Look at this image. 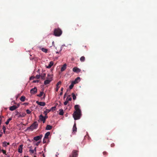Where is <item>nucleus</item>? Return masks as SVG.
<instances>
[{"label": "nucleus", "mask_w": 157, "mask_h": 157, "mask_svg": "<svg viewBox=\"0 0 157 157\" xmlns=\"http://www.w3.org/2000/svg\"><path fill=\"white\" fill-rule=\"evenodd\" d=\"M40 142H37L36 144V146H38L39 145V144L40 143Z\"/></svg>", "instance_id": "obj_46"}, {"label": "nucleus", "mask_w": 157, "mask_h": 157, "mask_svg": "<svg viewBox=\"0 0 157 157\" xmlns=\"http://www.w3.org/2000/svg\"><path fill=\"white\" fill-rule=\"evenodd\" d=\"M44 117L45 119V120L48 118V117L47 115H45V117Z\"/></svg>", "instance_id": "obj_47"}, {"label": "nucleus", "mask_w": 157, "mask_h": 157, "mask_svg": "<svg viewBox=\"0 0 157 157\" xmlns=\"http://www.w3.org/2000/svg\"><path fill=\"white\" fill-rule=\"evenodd\" d=\"M71 95H72L73 99L74 100H75L76 99V97L75 94L74 93H72Z\"/></svg>", "instance_id": "obj_30"}, {"label": "nucleus", "mask_w": 157, "mask_h": 157, "mask_svg": "<svg viewBox=\"0 0 157 157\" xmlns=\"http://www.w3.org/2000/svg\"><path fill=\"white\" fill-rule=\"evenodd\" d=\"M9 143H7L6 141H4L2 145L3 147H6L7 146V145H9Z\"/></svg>", "instance_id": "obj_21"}, {"label": "nucleus", "mask_w": 157, "mask_h": 157, "mask_svg": "<svg viewBox=\"0 0 157 157\" xmlns=\"http://www.w3.org/2000/svg\"><path fill=\"white\" fill-rule=\"evenodd\" d=\"M2 136V135L1 134H0V137H1V136Z\"/></svg>", "instance_id": "obj_56"}, {"label": "nucleus", "mask_w": 157, "mask_h": 157, "mask_svg": "<svg viewBox=\"0 0 157 157\" xmlns=\"http://www.w3.org/2000/svg\"><path fill=\"white\" fill-rule=\"evenodd\" d=\"M38 124L37 121H35L30 127L28 128V129L31 130L36 129L38 127Z\"/></svg>", "instance_id": "obj_3"}, {"label": "nucleus", "mask_w": 157, "mask_h": 157, "mask_svg": "<svg viewBox=\"0 0 157 157\" xmlns=\"http://www.w3.org/2000/svg\"><path fill=\"white\" fill-rule=\"evenodd\" d=\"M115 146V144L114 143H112L111 144V146L112 147H113Z\"/></svg>", "instance_id": "obj_45"}, {"label": "nucleus", "mask_w": 157, "mask_h": 157, "mask_svg": "<svg viewBox=\"0 0 157 157\" xmlns=\"http://www.w3.org/2000/svg\"><path fill=\"white\" fill-rule=\"evenodd\" d=\"M51 111V110L46 109L45 111H44V113L45 114V115H47L48 113H49Z\"/></svg>", "instance_id": "obj_24"}, {"label": "nucleus", "mask_w": 157, "mask_h": 157, "mask_svg": "<svg viewBox=\"0 0 157 157\" xmlns=\"http://www.w3.org/2000/svg\"><path fill=\"white\" fill-rule=\"evenodd\" d=\"M59 86H56V91H58V90H59Z\"/></svg>", "instance_id": "obj_42"}, {"label": "nucleus", "mask_w": 157, "mask_h": 157, "mask_svg": "<svg viewBox=\"0 0 157 157\" xmlns=\"http://www.w3.org/2000/svg\"><path fill=\"white\" fill-rule=\"evenodd\" d=\"M37 92V89L36 87L30 90V93L31 94H34Z\"/></svg>", "instance_id": "obj_8"}, {"label": "nucleus", "mask_w": 157, "mask_h": 157, "mask_svg": "<svg viewBox=\"0 0 157 157\" xmlns=\"http://www.w3.org/2000/svg\"><path fill=\"white\" fill-rule=\"evenodd\" d=\"M56 52V53H59V52Z\"/></svg>", "instance_id": "obj_55"}, {"label": "nucleus", "mask_w": 157, "mask_h": 157, "mask_svg": "<svg viewBox=\"0 0 157 157\" xmlns=\"http://www.w3.org/2000/svg\"><path fill=\"white\" fill-rule=\"evenodd\" d=\"M80 78L79 77H78L75 79V80L74 81H73V82H74L75 83V84H76L78 83V80H80Z\"/></svg>", "instance_id": "obj_22"}, {"label": "nucleus", "mask_w": 157, "mask_h": 157, "mask_svg": "<svg viewBox=\"0 0 157 157\" xmlns=\"http://www.w3.org/2000/svg\"><path fill=\"white\" fill-rule=\"evenodd\" d=\"M43 136V135H40L39 136H35L34 137L33 139L35 140L36 141H37L39 140H40L41 139L42 137Z\"/></svg>", "instance_id": "obj_7"}, {"label": "nucleus", "mask_w": 157, "mask_h": 157, "mask_svg": "<svg viewBox=\"0 0 157 157\" xmlns=\"http://www.w3.org/2000/svg\"><path fill=\"white\" fill-rule=\"evenodd\" d=\"M72 70L73 72L76 73H78L81 71V70L77 67H74Z\"/></svg>", "instance_id": "obj_9"}, {"label": "nucleus", "mask_w": 157, "mask_h": 157, "mask_svg": "<svg viewBox=\"0 0 157 157\" xmlns=\"http://www.w3.org/2000/svg\"><path fill=\"white\" fill-rule=\"evenodd\" d=\"M65 46V45H62V46Z\"/></svg>", "instance_id": "obj_62"}, {"label": "nucleus", "mask_w": 157, "mask_h": 157, "mask_svg": "<svg viewBox=\"0 0 157 157\" xmlns=\"http://www.w3.org/2000/svg\"><path fill=\"white\" fill-rule=\"evenodd\" d=\"M29 151L32 153H33L34 152V151L31 149L29 150Z\"/></svg>", "instance_id": "obj_43"}, {"label": "nucleus", "mask_w": 157, "mask_h": 157, "mask_svg": "<svg viewBox=\"0 0 157 157\" xmlns=\"http://www.w3.org/2000/svg\"><path fill=\"white\" fill-rule=\"evenodd\" d=\"M26 112L27 114H30L31 113V111L29 109H27L26 110Z\"/></svg>", "instance_id": "obj_34"}, {"label": "nucleus", "mask_w": 157, "mask_h": 157, "mask_svg": "<svg viewBox=\"0 0 157 157\" xmlns=\"http://www.w3.org/2000/svg\"><path fill=\"white\" fill-rule=\"evenodd\" d=\"M77 26H79V25H77Z\"/></svg>", "instance_id": "obj_59"}, {"label": "nucleus", "mask_w": 157, "mask_h": 157, "mask_svg": "<svg viewBox=\"0 0 157 157\" xmlns=\"http://www.w3.org/2000/svg\"><path fill=\"white\" fill-rule=\"evenodd\" d=\"M66 94H64V97H65Z\"/></svg>", "instance_id": "obj_58"}, {"label": "nucleus", "mask_w": 157, "mask_h": 157, "mask_svg": "<svg viewBox=\"0 0 157 157\" xmlns=\"http://www.w3.org/2000/svg\"><path fill=\"white\" fill-rule=\"evenodd\" d=\"M41 152H40V153H40V154H41Z\"/></svg>", "instance_id": "obj_61"}, {"label": "nucleus", "mask_w": 157, "mask_h": 157, "mask_svg": "<svg viewBox=\"0 0 157 157\" xmlns=\"http://www.w3.org/2000/svg\"><path fill=\"white\" fill-rule=\"evenodd\" d=\"M67 64H64L63 66L61 68L60 71L61 72L64 71L66 69Z\"/></svg>", "instance_id": "obj_12"}, {"label": "nucleus", "mask_w": 157, "mask_h": 157, "mask_svg": "<svg viewBox=\"0 0 157 157\" xmlns=\"http://www.w3.org/2000/svg\"><path fill=\"white\" fill-rule=\"evenodd\" d=\"M34 157H36L35 156Z\"/></svg>", "instance_id": "obj_63"}, {"label": "nucleus", "mask_w": 157, "mask_h": 157, "mask_svg": "<svg viewBox=\"0 0 157 157\" xmlns=\"http://www.w3.org/2000/svg\"><path fill=\"white\" fill-rule=\"evenodd\" d=\"M61 82L60 81H59V82H58L56 84V86H58L59 85H60L61 84Z\"/></svg>", "instance_id": "obj_38"}, {"label": "nucleus", "mask_w": 157, "mask_h": 157, "mask_svg": "<svg viewBox=\"0 0 157 157\" xmlns=\"http://www.w3.org/2000/svg\"><path fill=\"white\" fill-rule=\"evenodd\" d=\"M68 102V101L66 100L64 103V104L65 105H66L67 104V103Z\"/></svg>", "instance_id": "obj_40"}, {"label": "nucleus", "mask_w": 157, "mask_h": 157, "mask_svg": "<svg viewBox=\"0 0 157 157\" xmlns=\"http://www.w3.org/2000/svg\"><path fill=\"white\" fill-rule=\"evenodd\" d=\"M62 32L59 28L55 29L54 31V35L55 36H59L62 34Z\"/></svg>", "instance_id": "obj_2"}, {"label": "nucleus", "mask_w": 157, "mask_h": 157, "mask_svg": "<svg viewBox=\"0 0 157 157\" xmlns=\"http://www.w3.org/2000/svg\"><path fill=\"white\" fill-rule=\"evenodd\" d=\"M17 107L16 105H14L10 107L9 109L11 111H13L16 109Z\"/></svg>", "instance_id": "obj_14"}, {"label": "nucleus", "mask_w": 157, "mask_h": 157, "mask_svg": "<svg viewBox=\"0 0 157 157\" xmlns=\"http://www.w3.org/2000/svg\"><path fill=\"white\" fill-rule=\"evenodd\" d=\"M85 48H86V46H85Z\"/></svg>", "instance_id": "obj_60"}, {"label": "nucleus", "mask_w": 157, "mask_h": 157, "mask_svg": "<svg viewBox=\"0 0 157 157\" xmlns=\"http://www.w3.org/2000/svg\"><path fill=\"white\" fill-rule=\"evenodd\" d=\"M35 78V77H31V78H30V79L31 80V79L33 78Z\"/></svg>", "instance_id": "obj_51"}, {"label": "nucleus", "mask_w": 157, "mask_h": 157, "mask_svg": "<svg viewBox=\"0 0 157 157\" xmlns=\"http://www.w3.org/2000/svg\"><path fill=\"white\" fill-rule=\"evenodd\" d=\"M36 102L39 105L42 106H44L46 104L44 102H39L38 101H36Z\"/></svg>", "instance_id": "obj_10"}, {"label": "nucleus", "mask_w": 157, "mask_h": 157, "mask_svg": "<svg viewBox=\"0 0 157 157\" xmlns=\"http://www.w3.org/2000/svg\"><path fill=\"white\" fill-rule=\"evenodd\" d=\"M40 75V77L42 79L44 80L45 79V77L46 76V74L45 73H43L41 74Z\"/></svg>", "instance_id": "obj_17"}, {"label": "nucleus", "mask_w": 157, "mask_h": 157, "mask_svg": "<svg viewBox=\"0 0 157 157\" xmlns=\"http://www.w3.org/2000/svg\"><path fill=\"white\" fill-rule=\"evenodd\" d=\"M39 120L42 121L43 123H44L45 122V119L42 114L40 115L39 117Z\"/></svg>", "instance_id": "obj_5"}, {"label": "nucleus", "mask_w": 157, "mask_h": 157, "mask_svg": "<svg viewBox=\"0 0 157 157\" xmlns=\"http://www.w3.org/2000/svg\"><path fill=\"white\" fill-rule=\"evenodd\" d=\"M75 84V83L73 82H72L71 84L69 86V88L70 89H71L73 88L74 85Z\"/></svg>", "instance_id": "obj_23"}, {"label": "nucleus", "mask_w": 157, "mask_h": 157, "mask_svg": "<svg viewBox=\"0 0 157 157\" xmlns=\"http://www.w3.org/2000/svg\"><path fill=\"white\" fill-rule=\"evenodd\" d=\"M51 79H47L46 80L44 81V84L45 85H47L49 84L51 82Z\"/></svg>", "instance_id": "obj_15"}, {"label": "nucleus", "mask_w": 157, "mask_h": 157, "mask_svg": "<svg viewBox=\"0 0 157 157\" xmlns=\"http://www.w3.org/2000/svg\"><path fill=\"white\" fill-rule=\"evenodd\" d=\"M77 131V128L76 127V124L75 123L73 128V132H75Z\"/></svg>", "instance_id": "obj_16"}, {"label": "nucleus", "mask_w": 157, "mask_h": 157, "mask_svg": "<svg viewBox=\"0 0 157 157\" xmlns=\"http://www.w3.org/2000/svg\"><path fill=\"white\" fill-rule=\"evenodd\" d=\"M78 151L75 150H73L72 155H70L69 157H77L78 155Z\"/></svg>", "instance_id": "obj_4"}, {"label": "nucleus", "mask_w": 157, "mask_h": 157, "mask_svg": "<svg viewBox=\"0 0 157 157\" xmlns=\"http://www.w3.org/2000/svg\"><path fill=\"white\" fill-rule=\"evenodd\" d=\"M36 147H35L34 149L33 150L34 151H36Z\"/></svg>", "instance_id": "obj_48"}, {"label": "nucleus", "mask_w": 157, "mask_h": 157, "mask_svg": "<svg viewBox=\"0 0 157 157\" xmlns=\"http://www.w3.org/2000/svg\"><path fill=\"white\" fill-rule=\"evenodd\" d=\"M16 115H17L18 117H24L26 115V113H19V112H17Z\"/></svg>", "instance_id": "obj_6"}, {"label": "nucleus", "mask_w": 157, "mask_h": 157, "mask_svg": "<svg viewBox=\"0 0 157 157\" xmlns=\"http://www.w3.org/2000/svg\"><path fill=\"white\" fill-rule=\"evenodd\" d=\"M63 94V92H61L60 93V95H62Z\"/></svg>", "instance_id": "obj_52"}, {"label": "nucleus", "mask_w": 157, "mask_h": 157, "mask_svg": "<svg viewBox=\"0 0 157 157\" xmlns=\"http://www.w3.org/2000/svg\"><path fill=\"white\" fill-rule=\"evenodd\" d=\"M25 97L24 96H22L20 98V100L23 102L24 101H25Z\"/></svg>", "instance_id": "obj_25"}, {"label": "nucleus", "mask_w": 157, "mask_h": 157, "mask_svg": "<svg viewBox=\"0 0 157 157\" xmlns=\"http://www.w3.org/2000/svg\"><path fill=\"white\" fill-rule=\"evenodd\" d=\"M46 140H47V139H44V138L43 140V143L44 144V143H47Z\"/></svg>", "instance_id": "obj_35"}, {"label": "nucleus", "mask_w": 157, "mask_h": 157, "mask_svg": "<svg viewBox=\"0 0 157 157\" xmlns=\"http://www.w3.org/2000/svg\"><path fill=\"white\" fill-rule=\"evenodd\" d=\"M43 157H45V156H44V154H43Z\"/></svg>", "instance_id": "obj_54"}, {"label": "nucleus", "mask_w": 157, "mask_h": 157, "mask_svg": "<svg viewBox=\"0 0 157 157\" xmlns=\"http://www.w3.org/2000/svg\"><path fill=\"white\" fill-rule=\"evenodd\" d=\"M41 49L43 52H44L45 53L47 52L48 50L47 49L45 48H42Z\"/></svg>", "instance_id": "obj_28"}, {"label": "nucleus", "mask_w": 157, "mask_h": 157, "mask_svg": "<svg viewBox=\"0 0 157 157\" xmlns=\"http://www.w3.org/2000/svg\"><path fill=\"white\" fill-rule=\"evenodd\" d=\"M103 155H107L108 154V153L107 152H106V151H104L103 152Z\"/></svg>", "instance_id": "obj_37"}, {"label": "nucleus", "mask_w": 157, "mask_h": 157, "mask_svg": "<svg viewBox=\"0 0 157 157\" xmlns=\"http://www.w3.org/2000/svg\"><path fill=\"white\" fill-rule=\"evenodd\" d=\"M50 133L49 132H46L44 135V139H48V136L50 135Z\"/></svg>", "instance_id": "obj_13"}, {"label": "nucleus", "mask_w": 157, "mask_h": 157, "mask_svg": "<svg viewBox=\"0 0 157 157\" xmlns=\"http://www.w3.org/2000/svg\"><path fill=\"white\" fill-rule=\"evenodd\" d=\"M56 107H55V106L52 107L50 110H52V111L55 110L56 109Z\"/></svg>", "instance_id": "obj_36"}, {"label": "nucleus", "mask_w": 157, "mask_h": 157, "mask_svg": "<svg viewBox=\"0 0 157 157\" xmlns=\"http://www.w3.org/2000/svg\"><path fill=\"white\" fill-rule=\"evenodd\" d=\"M40 77V75H36L35 78H36L38 79Z\"/></svg>", "instance_id": "obj_33"}, {"label": "nucleus", "mask_w": 157, "mask_h": 157, "mask_svg": "<svg viewBox=\"0 0 157 157\" xmlns=\"http://www.w3.org/2000/svg\"><path fill=\"white\" fill-rule=\"evenodd\" d=\"M52 126L48 125H47L46 128V129L47 130H50L52 129Z\"/></svg>", "instance_id": "obj_19"}, {"label": "nucleus", "mask_w": 157, "mask_h": 157, "mask_svg": "<svg viewBox=\"0 0 157 157\" xmlns=\"http://www.w3.org/2000/svg\"><path fill=\"white\" fill-rule=\"evenodd\" d=\"M2 129L3 130V131L5 132L6 129V128L5 126H3V128H2Z\"/></svg>", "instance_id": "obj_41"}, {"label": "nucleus", "mask_w": 157, "mask_h": 157, "mask_svg": "<svg viewBox=\"0 0 157 157\" xmlns=\"http://www.w3.org/2000/svg\"><path fill=\"white\" fill-rule=\"evenodd\" d=\"M2 121V117L0 116V125L1 124Z\"/></svg>", "instance_id": "obj_44"}, {"label": "nucleus", "mask_w": 157, "mask_h": 157, "mask_svg": "<svg viewBox=\"0 0 157 157\" xmlns=\"http://www.w3.org/2000/svg\"><path fill=\"white\" fill-rule=\"evenodd\" d=\"M80 106L79 105H76L75 106L74 108L75 111L73 114V117L75 120L79 119L81 116V111L79 109Z\"/></svg>", "instance_id": "obj_1"}, {"label": "nucleus", "mask_w": 157, "mask_h": 157, "mask_svg": "<svg viewBox=\"0 0 157 157\" xmlns=\"http://www.w3.org/2000/svg\"><path fill=\"white\" fill-rule=\"evenodd\" d=\"M44 94L43 92H41L40 93V94L37 95V96L39 97H41L42 96V95Z\"/></svg>", "instance_id": "obj_31"}, {"label": "nucleus", "mask_w": 157, "mask_h": 157, "mask_svg": "<svg viewBox=\"0 0 157 157\" xmlns=\"http://www.w3.org/2000/svg\"><path fill=\"white\" fill-rule=\"evenodd\" d=\"M59 114L60 115H63V114L64 112L63 109H60L59 110Z\"/></svg>", "instance_id": "obj_26"}, {"label": "nucleus", "mask_w": 157, "mask_h": 157, "mask_svg": "<svg viewBox=\"0 0 157 157\" xmlns=\"http://www.w3.org/2000/svg\"><path fill=\"white\" fill-rule=\"evenodd\" d=\"M24 157H29L28 156H24Z\"/></svg>", "instance_id": "obj_57"}, {"label": "nucleus", "mask_w": 157, "mask_h": 157, "mask_svg": "<svg viewBox=\"0 0 157 157\" xmlns=\"http://www.w3.org/2000/svg\"><path fill=\"white\" fill-rule=\"evenodd\" d=\"M12 119L11 118H9L7 121L5 123L7 125L9 124L10 121Z\"/></svg>", "instance_id": "obj_29"}, {"label": "nucleus", "mask_w": 157, "mask_h": 157, "mask_svg": "<svg viewBox=\"0 0 157 157\" xmlns=\"http://www.w3.org/2000/svg\"><path fill=\"white\" fill-rule=\"evenodd\" d=\"M33 82H38V80H36V81H33Z\"/></svg>", "instance_id": "obj_50"}, {"label": "nucleus", "mask_w": 157, "mask_h": 157, "mask_svg": "<svg viewBox=\"0 0 157 157\" xmlns=\"http://www.w3.org/2000/svg\"><path fill=\"white\" fill-rule=\"evenodd\" d=\"M1 151H2L3 154H5L6 155V151L5 150H2Z\"/></svg>", "instance_id": "obj_39"}, {"label": "nucleus", "mask_w": 157, "mask_h": 157, "mask_svg": "<svg viewBox=\"0 0 157 157\" xmlns=\"http://www.w3.org/2000/svg\"><path fill=\"white\" fill-rule=\"evenodd\" d=\"M53 62H50L48 66L47 67V68H50L52 67V66L53 65Z\"/></svg>", "instance_id": "obj_20"}, {"label": "nucleus", "mask_w": 157, "mask_h": 157, "mask_svg": "<svg viewBox=\"0 0 157 157\" xmlns=\"http://www.w3.org/2000/svg\"><path fill=\"white\" fill-rule=\"evenodd\" d=\"M71 100H72V98L71 97H70V96H69V97H67V98L66 99V100L68 101H71Z\"/></svg>", "instance_id": "obj_32"}, {"label": "nucleus", "mask_w": 157, "mask_h": 157, "mask_svg": "<svg viewBox=\"0 0 157 157\" xmlns=\"http://www.w3.org/2000/svg\"><path fill=\"white\" fill-rule=\"evenodd\" d=\"M63 87H62V88H61V92H63Z\"/></svg>", "instance_id": "obj_49"}, {"label": "nucleus", "mask_w": 157, "mask_h": 157, "mask_svg": "<svg viewBox=\"0 0 157 157\" xmlns=\"http://www.w3.org/2000/svg\"><path fill=\"white\" fill-rule=\"evenodd\" d=\"M23 146V145L22 144H21L18 147V152L21 153L22 152V147Z\"/></svg>", "instance_id": "obj_11"}, {"label": "nucleus", "mask_w": 157, "mask_h": 157, "mask_svg": "<svg viewBox=\"0 0 157 157\" xmlns=\"http://www.w3.org/2000/svg\"><path fill=\"white\" fill-rule=\"evenodd\" d=\"M45 98V94H44V95L43 96V97L42 98L43 99H44Z\"/></svg>", "instance_id": "obj_53"}, {"label": "nucleus", "mask_w": 157, "mask_h": 157, "mask_svg": "<svg viewBox=\"0 0 157 157\" xmlns=\"http://www.w3.org/2000/svg\"><path fill=\"white\" fill-rule=\"evenodd\" d=\"M47 78L48 79H51V81H52V75H51L50 74H48V77Z\"/></svg>", "instance_id": "obj_18"}, {"label": "nucleus", "mask_w": 157, "mask_h": 157, "mask_svg": "<svg viewBox=\"0 0 157 157\" xmlns=\"http://www.w3.org/2000/svg\"><path fill=\"white\" fill-rule=\"evenodd\" d=\"M85 60V57L84 56H82L80 58V60L82 62L84 61Z\"/></svg>", "instance_id": "obj_27"}]
</instances>
